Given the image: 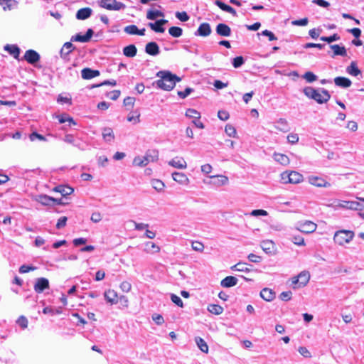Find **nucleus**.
Returning a JSON list of instances; mask_svg holds the SVG:
<instances>
[{"mask_svg":"<svg viewBox=\"0 0 364 364\" xmlns=\"http://www.w3.org/2000/svg\"><path fill=\"white\" fill-rule=\"evenodd\" d=\"M156 76L159 77V79L154 81L153 85L166 91L173 90L176 82H179L181 80V77L177 75L166 70L158 72Z\"/></svg>","mask_w":364,"mask_h":364,"instance_id":"f257e3e1","label":"nucleus"},{"mask_svg":"<svg viewBox=\"0 0 364 364\" xmlns=\"http://www.w3.org/2000/svg\"><path fill=\"white\" fill-rule=\"evenodd\" d=\"M303 92L307 97L314 100L318 104L326 103L331 98L328 92L323 88L316 90L312 87H306Z\"/></svg>","mask_w":364,"mask_h":364,"instance_id":"f03ea898","label":"nucleus"},{"mask_svg":"<svg viewBox=\"0 0 364 364\" xmlns=\"http://www.w3.org/2000/svg\"><path fill=\"white\" fill-rule=\"evenodd\" d=\"M159 152L156 150H148L144 156H137L133 160V164L136 166L144 167L149 163L157 161Z\"/></svg>","mask_w":364,"mask_h":364,"instance_id":"7ed1b4c3","label":"nucleus"},{"mask_svg":"<svg viewBox=\"0 0 364 364\" xmlns=\"http://www.w3.org/2000/svg\"><path fill=\"white\" fill-rule=\"evenodd\" d=\"M354 237V232L350 230H339L337 231L333 237L336 243L339 245H344L350 242Z\"/></svg>","mask_w":364,"mask_h":364,"instance_id":"20e7f679","label":"nucleus"},{"mask_svg":"<svg viewBox=\"0 0 364 364\" xmlns=\"http://www.w3.org/2000/svg\"><path fill=\"white\" fill-rule=\"evenodd\" d=\"M98 5L109 11H119L124 9L126 7L124 4L117 0H100Z\"/></svg>","mask_w":364,"mask_h":364,"instance_id":"39448f33","label":"nucleus"},{"mask_svg":"<svg viewBox=\"0 0 364 364\" xmlns=\"http://www.w3.org/2000/svg\"><path fill=\"white\" fill-rule=\"evenodd\" d=\"M317 225L312 221L306 220L296 223V229L301 232L309 234L316 231Z\"/></svg>","mask_w":364,"mask_h":364,"instance_id":"423d86ee","label":"nucleus"},{"mask_svg":"<svg viewBox=\"0 0 364 364\" xmlns=\"http://www.w3.org/2000/svg\"><path fill=\"white\" fill-rule=\"evenodd\" d=\"M23 58L29 64L34 67H37V63L40 61L41 55L36 50L29 49L26 51Z\"/></svg>","mask_w":364,"mask_h":364,"instance_id":"0eeeda50","label":"nucleus"},{"mask_svg":"<svg viewBox=\"0 0 364 364\" xmlns=\"http://www.w3.org/2000/svg\"><path fill=\"white\" fill-rule=\"evenodd\" d=\"M50 288L49 281L48 279L44 277L37 278L33 287L35 291L38 294L42 293L46 289Z\"/></svg>","mask_w":364,"mask_h":364,"instance_id":"6e6552de","label":"nucleus"},{"mask_svg":"<svg viewBox=\"0 0 364 364\" xmlns=\"http://www.w3.org/2000/svg\"><path fill=\"white\" fill-rule=\"evenodd\" d=\"M94 34V31L92 28H88L86 33L82 35L79 33L71 38V41H77L81 43L89 42Z\"/></svg>","mask_w":364,"mask_h":364,"instance_id":"1a4fd4ad","label":"nucleus"},{"mask_svg":"<svg viewBox=\"0 0 364 364\" xmlns=\"http://www.w3.org/2000/svg\"><path fill=\"white\" fill-rule=\"evenodd\" d=\"M337 206L355 210H361L364 208V205L358 201H343Z\"/></svg>","mask_w":364,"mask_h":364,"instance_id":"9d476101","label":"nucleus"},{"mask_svg":"<svg viewBox=\"0 0 364 364\" xmlns=\"http://www.w3.org/2000/svg\"><path fill=\"white\" fill-rule=\"evenodd\" d=\"M308 180H309V182L311 185L316 186V187L328 188V187L331 186L330 183L326 181L325 179L318 177V176H309Z\"/></svg>","mask_w":364,"mask_h":364,"instance_id":"9b49d317","label":"nucleus"},{"mask_svg":"<svg viewBox=\"0 0 364 364\" xmlns=\"http://www.w3.org/2000/svg\"><path fill=\"white\" fill-rule=\"evenodd\" d=\"M168 165L178 169H185L187 167V163L183 157L176 156L168 162Z\"/></svg>","mask_w":364,"mask_h":364,"instance_id":"f8f14e48","label":"nucleus"},{"mask_svg":"<svg viewBox=\"0 0 364 364\" xmlns=\"http://www.w3.org/2000/svg\"><path fill=\"white\" fill-rule=\"evenodd\" d=\"M211 27L208 23H202L195 32V36L206 37L211 33Z\"/></svg>","mask_w":364,"mask_h":364,"instance_id":"ddd939ff","label":"nucleus"},{"mask_svg":"<svg viewBox=\"0 0 364 364\" xmlns=\"http://www.w3.org/2000/svg\"><path fill=\"white\" fill-rule=\"evenodd\" d=\"M218 35L223 37H229L231 35V28L225 23H219L215 28Z\"/></svg>","mask_w":364,"mask_h":364,"instance_id":"4468645a","label":"nucleus"},{"mask_svg":"<svg viewBox=\"0 0 364 364\" xmlns=\"http://www.w3.org/2000/svg\"><path fill=\"white\" fill-rule=\"evenodd\" d=\"M145 52L150 55H157L160 53V49L156 42L151 41L148 43L145 46Z\"/></svg>","mask_w":364,"mask_h":364,"instance_id":"2eb2a0df","label":"nucleus"},{"mask_svg":"<svg viewBox=\"0 0 364 364\" xmlns=\"http://www.w3.org/2000/svg\"><path fill=\"white\" fill-rule=\"evenodd\" d=\"M92 14V9L89 7L82 8L76 13V18L78 20H85L91 16Z\"/></svg>","mask_w":364,"mask_h":364,"instance_id":"dca6fc26","label":"nucleus"},{"mask_svg":"<svg viewBox=\"0 0 364 364\" xmlns=\"http://www.w3.org/2000/svg\"><path fill=\"white\" fill-rule=\"evenodd\" d=\"M173 179L181 185H188L189 183V178L183 173L173 172L172 173Z\"/></svg>","mask_w":364,"mask_h":364,"instance_id":"f3484780","label":"nucleus"},{"mask_svg":"<svg viewBox=\"0 0 364 364\" xmlns=\"http://www.w3.org/2000/svg\"><path fill=\"white\" fill-rule=\"evenodd\" d=\"M105 299L106 301L111 304H115L118 301V296L117 292L113 289H109L104 294Z\"/></svg>","mask_w":364,"mask_h":364,"instance_id":"a211bd4d","label":"nucleus"},{"mask_svg":"<svg viewBox=\"0 0 364 364\" xmlns=\"http://www.w3.org/2000/svg\"><path fill=\"white\" fill-rule=\"evenodd\" d=\"M4 50L11 55L15 59H18L20 55V48L17 45L6 44Z\"/></svg>","mask_w":364,"mask_h":364,"instance_id":"6ab92c4d","label":"nucleus"},{"mask_svg":"<svg viewBox=\"0 0 364 364\" xmlns=\"http://www.w3.org/2000/svg\"><path fill=\"white\" fill-rule=\"evenodd\" d=\"M102 135L103 139L107 143H111L114 139V132L112 129L110 127L103 128Z\"/></svg>","mask_w":364,"mask_h":364,"instance_id":"aec40b11","label":"nucleus"},{"mask_svg":"<svg viewBox=\"0 0 364 364\" xmlns=\"http://www.w3.org/2000/svg\"><path fill=\"white\" fill-rule=\"evenodd\" d=\"M237 279L233 276H228L224 278L221 282L220 285L225 288H229L235 286L237 284Z\"/></svg>","mask_w":364,"mask_h":364,"instance_id":"412c9836","label":"nucleus"},{"mask_svg":"<svg viewBox=\"0 0 364 364\" xmlns=\"http://www.w3.org/2000/svg\"><path fill=\"white\" fill-rule=\"evenodd\" d=\"M297 277L299 279V285L294 287V288H299L306 286L310 279V274L307 271H302Z\"/></svg>","mask_w":364,"mask_h":364,"instance_id":"4be33fe9","label":"nucleus"},{"mask_svg":"<svg viewBox=\"0 0 364 364\" xmlns=\"http://www.w3.org/2000/svg\"><path fill=\"white\" fill-rule=\"evenodd\" d=\"M334 82L336 85L343 88L349 87L352 84L351 81L345 77H336L334 78Z\"/></svg>","mask_w":364,"mask_h":364,"instance_id":"5701e85b","label":"nucleus"},{"mask_svg":"<svg viewBox=\"0 0 364 364\" xmlns=\"http://www.w3.org/2000/svg\"><path fill=\"white\" fill-rule=\"evenodd\" d=\"M260 296L267 301H271L275 298V293L269 288H264L260 291Z\"/></svg>","mask_w":364,"mask_h":364,"instance_id":"b1692460","label":"nucleus"},{"mask_svg":"<svg viewBox=\"0 0 364 364\" xmlns=\"http://www.w3.org/2000/svg\"><path fill=\"white\" fill-rule=\"evenodd\" d=\"M215 4L223 11L230 13L235 16H237V13H236V11L235 10V9H233L232 6L225 4L224 2L221 1H216Z\"/></svg>","mask_w":364,"mask_h":364,"instance_id":"393cba45","label":"nucleus"},{"mask_svg":"<svg viewBox=\"0 0 364 364\" xmlns=\"http://www.w3.org/2000/svg\"><path fill=\"white\" fill-rule=\"evenodd\" d=\"M330 48L333 50V55L346 56L347 55L346 49L343 46L335 44L330 46Z\"/></svg>","mask_w":364,"mask_h":364,"instance_id":"a878e982","label":"nucleus"},{"mask_svg":"<svg viewBox=\"0 0 364 364\" xmlns=\"http://www.w3.org/2000/svg\"><path fill=\"white\" fill-rule=\"evenodd\" d=\"M137 52L136 47L134 44H130L123 48V54L129 58H132L136 55Z\"/></svg>","mask_w":364,"mask_h":364,"instance_id":"bb28decb","label":"nucleus"},{"mask_svg":"<svg viewBox=\"0 0 364 364\" xmlns=\"http://www.w3.org/2000/svg\"><path fill=\"white\" fill-rule=\"evenodd\" d=\"M273 158L277 162L283 166H287L289 164V157L283 154L274 153Z\"/></svg>","mask_w":364,"mask_h":364,"instance_id":"cd10ccee","label":"nucleus"},{"mask_svg":"<svg viewBox=\"0 0 364 364\" xmlns=\"http://www.w3.org/2000/svg\"><path fill=\"white\" fill-rule=\"evenodd\" d=\"M261 248L267 254L272 253L274 247V243L272 240H264L261 242Z\"/></svg>","mask_w":364,"mask_h":364,"instance_id":"c85d7f7f","label":"nucleus"},{"mask_svg":"<svg viewBox=\"0 0 364 364\" xmlns=\"http://www.w3.org/2000/svg\"><path fill=\"white\" fill-rule=\"evenodd\" d=\"M54 191L60 193L62 196H66L70 195L73 192V188L66 186H58L55 187Z\"/></svg>","mask_w":364,"mask_h":364,"instance_id":"c756f323","label":"nucleus"},{"mask_svg":"<svg viewBox=\"0 0 364 364\" xmlns=\"http://www.w3.org/2000/svg\"><path fill=\"white\" fill-rule=\"evenodd\" d=\"M144 251L151 254L157 253L160 251V247L152 242H147L145 243Z\"/></svg>","mask_w":364,"mask_h":364,"instance_id":"7c9ffc66","label":"nucleus"},{"mask_svg":"<svg viewBox=\"0 0 364 364\" xmlns=\"http://www.w3.org/2000/svg\"><path fill=\"white\" fill-rule=\"evenodd\" d=\"M98 75H100L98 70H82V77L83 79L88 80Z\"/></svg>","mask_w":364,"mask_h":364,"instance_id":"2f4dec72","label":"nucleus"},{"mask_svg":"<svg viewBox=\"0 0 364 364\" xmlns=\"http://www.w3.org/2000/svg\"><path fill=\"white\" fill-rule=\"evenodd\" d=\"M164 14L159 10L149 9L146 13V18L149 20H156L158 17H164Z\"/></svg>","mask_w":364,"mask_h":364,"instance_id":"473e14b6","label":"nucleus"},{"mask_svg":"<svg viewBox=\"0 0 364 364\" xmlns=\"http://www.w3.org/2000/svg\"><path fill=\"white\" fill-rule=\"evenodd\" d=\"M290 183H299L303 181V176L296 171H291L289 172Z\"/></svg>","mask_w":364,"mask_h":364,"instance_id":"72a5a7b5","label":"nucleus"},{"mask_svg":"<svg viewBox=\"0 0 364 364\" xmlns=\"http://www.w3.org/2000/svg\"><path fill=\"white\" fill-rule=\"evenodd\" d=\"M38 201L44 205H50L52 202H56L58 204H60V202H58V200H55L53 198L46 195L40 196Z\"/></svg>","mask_w":364,"mask_h":364,"instance_id":"f704fd0d","label":"nucleus"},{"mask_svg":"<svg viewBox=\"0 0 364 364\" xmlns=\"http://www.w3.org/2000/svg\"><path fill=\"white\" fill-rule=\"evenodd\" d=\"M147 26L152 30L154 31V32L156 33H164L165 31V28L162 26H161L157 20L152 23V22H149L148 23Z\"/></svg>","mask_w":364,"mask_h":364,"instance_id":"c9c22d12","label":"nucleus"},{"mask_svg":"<svg viewBox=\"0 0 364 364\" xmlns=\"http://www.w3.org/2000/svg\"><path fill=\"white\" fill-rule=\"evenodd\" d=\"M196 343L198 347L199 348V349L202 352L205 353H207L208 352V346L206 342L203 338H201L200 337H196Z\"/></svg>","mask_w":364,"mask_h":364,"instance_id":"e433bc0d","label":"nucleus"},{"mask_svg":"<svg viewBox=\"0 0 364 364\" xmlns=\"http://www.w3.org/2000/svg\"><path fill=\"white\" fill-rule=\"evenodd\" d=\"M73 48L74 46L71 42H66L60 50L61 56L63 57L68 55Z\"/></svg>","mask_w":364,"mask_h":364,"instance_id":"4c0bfd02","label":"nucleus"},{"mask_svg":"<svg viewBox=\"0 0 364 364\" xmlns=\"http://www.w3.org/2000/svg\"><path fill=\"white\" fill-rule=\"evenodd\" d=\"M232 270L248 272L250 269L247 267V264L245 262H238L231 267Z\"/></svg>","mask_w":364,"mask_h":364,"instance_id":"58836bf2","label":"nucleus"},{"mask_svg":"<svg viewBox=\"0 0 364 364\" xmlns=\"http://www.w3.org/2000/svg\"><path fill=\"white\" fill-rule=\"evenodd\" d=\"M208 310L210 313L215 315H220L223 311V307L218 304H210L208 306Z\"/></svg>","mask_w":364,"mask_h":364,"instance_id":"ea45409f","label":"nucleus"},{"mask_svg":"<svg viewBox=\"0 0 364 364\" xmlns=\"http://www.w3.org/2000/svg\"><path fill=\"white\" fill-rule=\"evenodd\" d=\"M168 33L171 36L178 38L182 36L183 29L178 26H171L168 29Z\"/></svg>","mask_w":364,"mask_h":364,"instance_id":"a19ab883","label":"nucleus"},{"mask_svg":"<svg viewBox=\"0 0 364 364\" xmlns=\"http://www.w3.org/2000/svg\"><path fill=\"white\" fill-rule=\"evenodd\" d=\"M276 128L279 131L286 132L288 131L287 122L284 119H279L277 122Z\"/></svg>","mask_w":364,"mask_h":364,"instance_id":"79ce46f5","label":"nucleus"},{"mask_svg":"<svg viewBox=\"0 0 364 364\" xmlns=\"http://www.w3.org/2000/svg\"><path fill=\"white\" fill-rule=\"evenodd\" d=\"M151 183L152 187L157 191H162L165 186L164 183L159 179H153Z\"/></svg>","mask_w":364,"mask_h":364,"instance_id":"37998d69","label":"nucleus"},{"mask_svg":"<svg viewBox=\"0 0 364 364\" xmlns=\"http://www.w3.org/2000/svg\"><path fill=\"white\" fill-rule=\"evenodd\" d=\"M186 116L194 119H198L200 117V114L196 109H188L186 112Z\"/></svg>","mask_w":364,"mask_h":364,"instance_id":"c03bdc74","label":"nucleus"},{"mask_svg":"<svg viewBox=\"0 0 364 364\" xmlns=\"http://www.w3.org/2000/svg\"><path fill=\"white\" fill-rule=\"evenodd\" d=\"M339 39L340 36L337 33H334L330 36H322L320 38L321 41L327 42L328 43L338 41Z\"/></svg>","mask_w":364,"mask_h":364,"instance_id":"a18cd8bd","label":"nucleus"},{"mask_svg":"<svg viewBox=\"0 0 364 364\" xmlns=\"http://www.w3.org/2000/svg\"><path fill=\"white\" fill-rule=\"evenodd\" d=\"M245 63V59L242 56H237L232 59V64L235 68L241 67Z\"/></svg>","mask_w":364,"mask_h":364,"instance_id":"49530a36","label":"nucleus"},{"mask_svg":"<svg viewBox=\"0 0 364 364\" xmlns=\"http://www.w3.org/2000/svg\"><path fill=\"white\" fill-rule=\"evenodd\" d=\"M225 133L230 137H236L237 132L235 127L230 124H227L225 128Z\"/></svg>","mask_w":364,"mask_h":364,"instance_id":"de8ad7c7","label":"nucleus"},{"mask_svg":"<svg viewBox=\"0 0 364 364\" xmlns=\"http://www.w3.org/2000/svg\"><path fill=\"white\" fill-rule=\"evenodd\" d=\"M291 241L294 244H295L298 246H304L306 245L304 237H302L300 235L292 236Z\"/></svg>","mask_w":364,"mask_h":364,"instance_id":"09e8293b","label":"nucleus"},{"mask_svg":"<svg viewBox=\"0 0 364 364\" xmlns=\"http://www.w3.org/2000/svg\"><path fill=\"white\" fill-rule=\"evenodd\" d=\"M16 323L22 329H25L28 326V321L24 316H21L16 321Z\"/></svg>","mask_w":364,"mask_h":364,"instance_id":"8fccbe9b","label":"nucleus"},{"mask_svg":"<svg viewBox=\"0 0 364 364\" xmlns=\"http://www.w3.org/2000/svg\"><path fill=\"white\" fill-rule=\"evenodd\" d=\"M175 16L178 20H180L181 21H183V22H186V21H188V19L190 18L186 11H182V12L177 11V12H176Z\"/></svg>","mask_w":364,"mask_h":364,"instance_id":"3c124183","label":"nucleus"},{"mask_svg":"<svg viewBox=\"0 0 364 364\" xmlns=\"http://www.w3.org/2000/svg\"><path fill=\"white\" fill-rule=\"evenodd\" d=\"M137 29L138 28L136 25H129L124 28V31L128 34L136 35Z\"/></svg>","mask_w":364,"mask_h":364,"instance_id":"603ef678","label":"nucleus"},{"mask_svg":"<svg viewBox=\"0 0 364 364\" xmlns=\"http://www.w3.org/2000/svg\"><path fill=\"white\" fill-rule=\"evenodd\" d=\"M308 23H309L308 18H301V19H298V20H294L291 21V24L293 26H305L308 24Z\"/></svg>","mask_w":364,"mask_h":364,"instance_id":"864d4df0","label":"nucleus"},{"mask_svg":"<svg viewBox=\"0 0 364 364\" xmlns=\"http://www.w3.org/2000/svg\"><path fill=\"white\" fill-rule=\"evenodd\" d=\"M193 92V89L191 87H186L184 91H178L177 94L180 98L185 99Z\"/></svg>","mask_w":364,"mask_h":364,"instance_id":"5fc2aeb1","label":"nucleus"},{"mask_svg":"<svg viewBox=\"0 0 364 364\" xmlns=\"http://www.w3.org/2000/svg\"><path fill=\"white\" fill-rule=\"evenodd\" d=\"M303 77L308 82H312L315 81L317 79V76L311 72H306L304 75Z\"/></svg>","mask_w":364,"mask_h":364,"instance_id":"6e6d98bb","label":"nucleus"},{"mask_svg":"<svg viewBox=\"0 0 364 364\" xmlns=\"http://www.w3.org/2000/svg\"><path fill=\"white\" fill-rule=\"evenodd\" d=\"M171 300L172 301L173 303L176 304L178 306H179V307L183 306V303L181 299L179 296H178L177 295H176L174 294H171Z\"/></svg>","mask_w":364,"mask_h":364,"instance_id":"4d7b16f0","label":"nucleus"},{"mask_svg":"<svg viewBox=\"0 0 364 364\" xmlns=\"http://www.w3.org/2000/svg\"><path fill=\"white\" fill-rule=\"evenodd\" d=\"M191 246H192L193 250H194L195 251H197V252H201L204 250V245L200 242H198V241L193 242Z\"/></svg>","mask_w":364,"mask_h":364,"instance_id":"13d9d810","label":"nucleus"},{"mask_svg":"<svg viewBox=\"0 0 364 364\" xmlns=\"http://www.w3.org/2000/svg\"><path fill=\"white\" fill-rule=\"evenodd\" d=\"M261 34L264 36H267L269 38V41H275L277 39V38L275 36V35L269 30H264L262 31Z\"/></svg>","mask_w":364,"mask_h":364,"instance_id":"bf43d9fd","label":"nucleus"},{"mask_svg":"<svg viewBox=\"0 0 364 364\" xmlns=\"http://www.w3.org/2000/svg\"><path fill=\"white\" fill-rule=\"evenodd\" d=\"M36 269V267L33 266H28L26 264L21 265L19 268V272L21 274L27 273L30 271L35 270Z\"/></svg>","mask_w":364,"mask_h":364,"instance_id":"052dcab7","label":"nucleus"},{"mask_svg":"<svg viewBox=\"0 0 364 364\" xmlns=\"http://www.w3.org/2000/svg\"><path fill=\"white\" fill-rule=\"evenodd\" d=\"M298 350H299V353L304 358H311V353L306 347L301 346L299 348Z\"/></svg>","mask_w":364,"mask_h":364,"instance_id":"680f3d73","label":"nucleus"},{"mask_svg":"<svg viewBox=\"0 0 364 364\" xmlns=\"http://www.w3.org/2000/svg\"><path fill=\"white\" fill-rule=\"evenodd\" d=\"M287 140L289 143L291 144H294L298 142L299 141V136L297 134H289L287 136Z\"/></svg>","mask_w":364,"mask_h":364,"instance_id":"e2e57ef3","label":"nucleus"},{"mask_svg":"<svg viewBox=\"0 0 364 364\" xmlns=\"http://www.w3.org/2000/svg\"><path fill=\"white\" fill-rule=\"evenodd\" d=\"M120 289L124 292H129L132 289V285L129 282L124 281L121 283Z\"/></svg>","mask_w":364,"mask_h":364,"instance_id":"0e129e2a","label":"nucleus"},{"mask_svg":"<svg viewBox=\"0 0 364 364\" xmlns=\"http://www.w3.org/2000/svg\"><path fill=\"white\" fill-rule=\"evenodd\" d=\"M291 291H283L279 295V298L282 300V301H289L291 299Z\"/></svg>","mask_w":364,"mask_h":364,"instance_id":"69168bd1","label":"nucleus"},{"mask_svg":"<svg viewBox=\"0 0 364 364\" xmlns=\"http://www.w3.org/2000/svg\"><path fill=\"white\" fill-rule=\"evenodd\" d=\"M67 220L68 218L65 216L60 217L58 220L56 228L58 229H61L62 228L65 227L66 225Z\"/></svg>","mask_w":364,"mask_h":364,"instance_id":"338daca9","label":"nucleus"},{"mask_svg":"<svg viewBox=\"0 0 364 364\" xmlns=\"http://www.w3.org/2000/svg\"><path fill=\"white\" fill-rule=\"evenodd\" d=\"M248 259L254 263H259L262 260V257L260 256L256 255L253 253H251L247 257Z\"/></svg>","mask_w":364,"mask_h":364,"instance_id":"774afa93","label":"nucleus"}]
</instances>
